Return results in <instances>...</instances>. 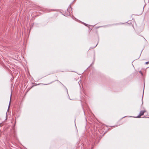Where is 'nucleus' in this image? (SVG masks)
<instances>
[{
	"label": "nucleus",
	"mask_w": 149,
	"mask_h": 149,
	"mask_svg": "<svg viewBox=\"0 0 149 149\" xmlns=\"http://www.w3.org/2000/svg\"><path fill=\"white\" fill-rule=\"evenodd\" d=\"M146 112V111H140L139 115L136 117V118H140L141 116L143 115L144 113Z\"/></svg>",
	"instance_id": "f257e3e1"
},
{
	"label": "nucleus",
	"mask_w": 149,
	"mask_h": 149,
	"mask_svg": "<svg viewBox=\"0 0 149 149\" xmlns=\"http://www.w3.org/2000/svg\"><path fill=\"white\" fill-rule=\"evenodd\" d=\"M10 104V103L9 104V106H8V108H9V107Z\"/></svg>",
	"instance_id": "6e6552de"
},
{
	"label": "nucleus",
	"mask_w": 149,
	"mask_h": 149,
	"mask_svg": "<svg viewBox=\"0 0 149 149\" xmlns=\"http://www.w3.org/2000/svg\"><path fill=\"white\" fill-rule=\"evenodd\" d=\"M1 123H0V127H1Z\"/></svg>",
	"instance_id": "423d86ee"
},
{
	"label": "nucleus",
	"mask_w": 149,
	"mask_h": 149,
	"mask_svg": "<svg viewBox=\"0 0 149 149\" xmlns=\"http://www.w3.org/2000/svg\"><path fill=\"white\" fill-rule=\"evenodd\" d=\"M84 24V25L86 26H87V25H88L87 24H85V23H83Z\"/></svg>",
	"instance_id": "20e7f679"
},
{
	"label": "nucleus",
	"mask_w": 149,
	"mask_h": 149,
	"mask_svg": "<svg viewBox=\"0 0 149 149\" xmlns=\"http://www.w3.org/2000/svg\"><path fill=\"white\" fill-rule=\"evenodd\" d=\"M140 73H141V74L142 75H143V73H142V72L141 71H140Z\"/></svg>",
	"instance_id": "39448f33"
},
{
	"label": "nucleus",
	"mask_w": 149,
	"mask_h": 149,
	"mask_svg": "<svg viewBox=\"0 0 149 149\" xmlns=\"http://www.w3.org/2000/svg\"><path fill=\"white\" fill-rule=\"evenodd\" d=\"M97 45V44L94 47H95Z\"/></svg>",
	"instance_id": "0eeeda50"
},
{
	"label": "nucleus",
	"mask_w": 149,
	"mask_h": 149,
	"mask_svg": "<svg viewBox=\"0 0 149 149\" xmlns=\"http://www.w3.org/2000/svg\"><path fill=\"white\" fill-rule=\"evenodd\" d=\"M126 117V116H124L123 118H124V117Z\"/></svg>",
	"instance_id": "9d476101"
},
{
	"label": "nucleus",
	"mask_w": 149,
	"mask_h": 149,
	"mask_svg": "<svg viewBox=\"0 0 149 149\" xmlns=\"http://www.w3.org/2000/svg\"><path fill=\"white\" fill-rule=\"evenodd\" d=\"M149 63V61H147V62H146L145 63V64H148Z\"/></svg>",
	"instance_id": "f03ea898"
},
{
	"label": "nucleus",
	"mask_w": 149,
	"mask_h": 149,
	"mask_svg": "<svg viewBox=\"0 0 149 149\" xmlns=\"http://www.w3.org/2000/svg\"><path fill=\"white\" fill-rule=\"evenodd\" d=\"M11 96H10V100H11Z\"/></svg>",
	"instance_id": "1a4fd4ad"
},
{
	"label": "nucleus",
	"mask_w": 149,
	"mask_h": 149,
	"mask_svg": "<svg viewBox=\"0 0 149 149\" xmlns=\"http://www.w3.org/2000/svg\"><path fill=\"white\" fill-rule=\"evenodd\" d=\"M143 90H144V88L143 89ZM143 93H144V91H143V96H142V99L143 97Z\"/></svg>",
	"instance_id": "7ed1b4c3"
}]
</instances>
